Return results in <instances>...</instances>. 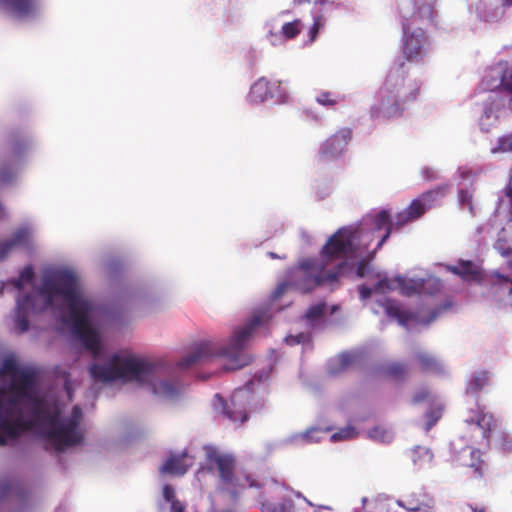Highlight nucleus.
<instances>
[{
	"label": "nucleus",
	"instance_id": "obj_50",
	"mask_svg": "<svg viewBox=\"0 0 512 512\" xmlns=\"http://www.w3.org/2000/svg\"><path fill=\"white\" fill-rule=\"evenodd\" d=\"M6 217V211L4 206L0 203V220L4 219Z\"/></svg>",
	"mask_w": 512,
	"mask_h": 512
},
{
	"label": "nucleus",
	"instance_id": "obj_46",
	"mask_svg": "<svg viewBox=\"0 0 512 512\" xmlns=\"http://www.w3.org/2000/svg\"><path fill=\"white\" fill-rule=\"evenodd\" d=\"M120 267L121 262L116 258L110 259L106 264V268L108 272L111 274L116 273L120 269Z\"/></svg>",
	"mask_w": 512,
	"mask_h": 512
},
{
	"label": "nucleus",
	"instance_id": "obj_45",
	"mask_svg": "<svg viewBox=\"0 0 512 512\" xmlns=\"http://www.w3.org/2000/svg\"><path fill=\"white\" fill-rule=\"evenodd\" d=\"M495 230H497V228H495L494 224L491 221H489L488 223L479 226L476 231H477V234H479V235H481V234L492 235Z\"/></svg>",
	"mask_w": 512,
	"mask_h": 512
},
{
	"label": "nucleus",
	"instance_id": "obj_43",
	"mask_svg": "<svg viewBox=\"0 0 512 512\" xmlns=\"http://www.w3.org/2000/svg\"><path fill=\"white\" fill-rule=\"evenodd\" d=\"M163 498L169 502L170 504L173 502V501H177V499L175 498V491H174V488L171 486V485H168L166 484L164 487H163Z\"/></svg>",
	"mask_w": 512,
	"mask_h": 512
},
{
	"label": "nucleus",
	"instance_id": "obj_14",
	"mask_svg": "<svg viewBox=\"0 0 512 512\" xmlns=\"http://www.w3.org/2000/svg\"><path fill=\"white\" fill-rule=\"evenodd\" d=\"M34 228L30 224L18 227L12 235L0 241V261L5 260L15 249L30 250L32 247Z\"/></svg>",
	"mask_w": 512,
	"mask_h": 512
},
{
	"label": "nucleus",
	"instance_id": "obj_47",
	"mask_svg": "<svg viewBox=\"0 0 512 512\" xmlns=\"http://www.w3.org/2000/svg\"><path fill=\"white\" fill-rule=\"evenodd\" d=\"M64 390L69 400L72 399L73 387L68 375H64Z\"/></svg>",
	"mask_w": 512,
	"mask_h": 512
},
{
	"label": "nucleus",
	"instance_id": "obj_29",
	"mask_svg": "<svg viewBox=\"0 0 512 512\" xmlns=\"http://www.w3.org/2000/svg\"><path fill=\"white\" fill-rule=\"evenodd\" d=\"M410 458L413 465L417 469H422L431 463L433 459V453L427 447L415 446L410 451Z\"/></svg>",
	"mask_w": 512,
	"mask_h": 512
},
{
	"label": "nucleus",
	"instance_id": "obj_27",
	"mask_svg": "<svg viewBox=\"0 0 512 512\" xmlns=\"http://www.w3.org/2000/svg\"><path fill=\"white\" fill-rule=\"evenodd\" d=\"M448 270L464 280H477L479 278V267L472 261L460 260L458 264L449 266Z\"/></svg>",
	"mask_w": 512,
	"mask_h": 512
},
{
	"label": "nucleus",
	"instance_id": "obj_33",
	"mask_svg": "<svg viewBox=\"0 0 512 512\" xmlns=\"http://www.w3.org/2000/svg\"><path fill=\"white\" fill-rule=\"evenodd\" d=\"M406 372L407 366L399 362H392L383 367V373L393 380H400L404 378Z\"/></svg>",
	"mask_w": 512,
	"mask_h": 512
},
{
	"label": "nucleus",
	"instance_id": "obj_13",
	"mask_svg": "<svg viewBox=\"0 0 512 512\" xmlns=\"http://www.w3.org/2000/svg\"><path fill=\"white\" fill-rule=\"evenodd\" d=\"M351 138V129H339L321 144L318 153L319 159L321 161H329L339 158L345 152Z\"/></svg>",
	"mask_w": 512,
	"mask_h": 512
},
{
	"label": "nucleus",
	"instance_id": "obj_6",
	"mask_svg": "<svg viewBox=\"0 0 512 512\" xmlns=\"http://www.w3.org/2000/svg\"><path fill=\"white\" fill-rule=\"evenodd\" d=\"M421 81L407 75L404 65L389 71L383 86L375 96L370 108L373 119H391L400 117L408 105L416 100Z\"/></svg>",
	"mask_w": 512,
	"mask_h": 512
},
{
	"label": "nucleus",
	"instance_id": "obj_22",
	"mask_svg": "<svg viewBox=\"0 0 512 512\" xmlns=\"http://www.w3.org/2000/svg\"><path fill=\"white\" fill-rule=\"evenodd\" d=\"M415 359L417 360L419 367L423 372L432 373L435 375H445L448 372L445 363L428 352H416Z\"/></svg>",
	"mask_w": 512,
	"mask_h": 512
},
{
	"label": "nucleus",
	"instance_id": "obj_7",
	"mask_svg": "<svg viewBox=\"0 0 512 512\" xmlns=\"http://www.w3.org/2000/svg\"><path fill=\"white\" fill-rule=\"evenodd\" d=\"M272 366L269 365L258 372L240 388L232 393L229 403L219 394L215 395L214 408L234 423H244L248 420L249 413L262 408L264 396L269 386V376Z\"/></svg>",
	"mask_w": 512,
	"mask_h": 512
},
{
	"label": "nucleus",
	"instance_id": "obj_28",
	"mask_svg": "<svg viewBox=\"0 0 512 512\" xmlns=\"http://www.w3.org/2000/svg\"><path fill=\"white\" fill-rule=\"evenodd\" d=\"M346 95L332 91H319L315 96V101L326 108H335L338 104L346 101Z\"/></svg>",
	"mask_w": 512,
	"mask_h": 512
},
{
	"label": "nucleus",
	"instance_id": "obj_52",
	"mask_svg": "<svg viewBox=\"0 0 512 512\" xmlns=\"http://www.w3.org/2000/svg\"><path fill=\"white\" fill-rule=\"evenodd\" d=\"M338 309H339V306H338V305H333V306H331V308H330V314L335 313Z\"/></svg>",
	"mask_w": 512,
	"mask_h": 512
},
{
	"label": "nucleus",
	"instance_id": "obj_15",
	"mask_svg": "<svg viewBox=\"0 0 512 512\" xmlns=\"http://www.w3.org/2000/svg\"><path fill=\"white\" fill-rule=\"evenodd\" d=\"M464 438H459L451 442V450L456 456V460L463 466L474 469L478 477H482L484 473V462L481 460V453L469 445H464Z\"/></svg>",
	"mask_w": 512,
	"mask_h": 512
},
{
	"label": "nucleus",
	"instance_id": "obj_39",
	"mask_svg": "<svg viewBox=\"0 0 512 512\" xmlns=\"http://www.w3.org/2000/svg\"><path fill=\"white\" fill-rule=\"evenodd\" d=\"M458 201L461 207H467L471 215H475L472 203V194L465 188H460L458 192Z\"/></svg>",
	"mask_w": 512,
	"mask_h": 512
},
{
	"label": "nucleus",
	"instance_id": "obj_30",
	"mask_svg": "<svg viewBox=\"0 0 512 512\" xmlns=\"http://www.w3.org/2000/svg\"><path fill=\"white\" fill-rule=\"evenodd\" d=\"M22 494L20 483L9 477L0 478V503L10 496Z\"/></svg>",
	"mask_w": 512,
	"mask_h": 512
},
{
	"label": "nucleus",
	"instance_id": "obj_54",
	"mask_svg": "<svg viewBox=\"0 0 512 512\" xmlns=\"http://www.w3.org/2000/svg\"><path fill=\"white\" fill-rule=\"evenodd\" d=\"M367 501H368L367 497H363L361 499L362 507H364L366 505Z\"/></svg>",
	"mask_w": 512,
	"mask_h": 512
},
{
	"label": "nucleus",
	"instance_id": "obj_4",
	"mask_svg": "<svg viewBox=\"0 0 512 512\" xmlns=\"http://www.w3.org/2000/svg\"><path fill=\"white\" fill-rule=\"evenodd\" d=\"M372 277L377 279L376 283L372 285L361 284L358 286L360 299L366 301L372 296L376 297L377 305L383 309L386 316L406 328L409 331L418 329L419 327H427L439 315L449 310L453 306L451 300H446L443 304L433 308L429 311L427 317L423 316L422 311H409L403 309L399 302L386 297V293L397 288L400 289L401 294L405 296H412L415 294L420 295H434L439 292L442 284L441 281L434 276H396L394 279H389L382 273H374Z\"/></svg>",
	"mask_w": 512,
	"mask_h": 512
},
{
	"label": "nucleus",
	"instance_id": "obj_35",
	"mask_svg": "<svg viewBox=\"0 0 512 512\" xmlns=\"http://www.w3.org/2000/svg\"><path fill=\"white\" fill-rule=\"evenodd\" d=\"M125 299L127 301H131L134 299L143 301V302H150L152 301V295L148 291L146 287L143 286H136L132 287L126 294Z\"/></svg>",
	"mask_w": 512,
	"mask_h": 512
},
{
	"label": "nucleus",
	"instance_id": "obj_51",
	"mask_svg": "<svg viewBox=\"0 0 512 512\" xmlns=\"http://www.w3.org/2000/svg\"><path fill=\"white\" fill-rule=\"evenodd\" d=\"M302 238L307 242V243H310V238L309 236L307 235L306 232H302Z\"/></svg>",
	"mask_w": 512,
	"mask_h": 512
},
{
	"label": "nucleus",
	"instance_id": "obj_34",
	"mask_svg": "<svg viewBox=\"0 0 512 512\" xmlns=\"http://www.w3.org/2000/svg\"><path fill=\"white\" fill-rule=\"evenodd\" d=\"M285 342L287 345L294 346L301 344L304 350L312 349V340L311 335L309 333H298L296 335H288L285 338Z\"/></svg>",
	"mask_w": 512,
	"mask_h": 512
},
{
	"label": "nucleus",
	"instance_id": "obj_41",
	"mask_svg": "<svg viewBox=\"0 0 512 512\" xmlns=\"http://www.w3.org/2000/svg\"><path fill=\"white\" fill-rule=\"evenodd\" d=\"M421 175H422L423 179H425L427 181H433V180L440 179L439 171L436 168L431 167V166L423 167L421 169Z\"/></svg>",
	"mask_w": 512,
	"mask_h": 512
},
{
	"label": "nucleus",
	"instance_id": "obj_37",
	"mask_svg": "<svg viewBox=\"0 0 512 512\" xmlns=\"http://www.w3.org/2000/svg\"><path fill=\"white\" fill-rule=\"evenodd\" d=\"M512 152V133L498 138L497 144L491 148L492 154Z\"/></svg>",
	"mask_w": 512,
	"mask_h": 512
},
{
	"label": "nucleus",
	"instance_id": "obj_57",
	"mask_svg": "<svg viewBox=\"0 0 512 512\" xmlns=\"http://www.w3.org/2000/svg\"><path fill=\"white\" fill-rule=\"evenodd\" d=\"M374 313H379V311L376 308H373Z\"/></svg>",
	"mask_w": 512,
	"mask_h": 512
},
{
	"label": "nucleus",
	"instance_id": "obj_11",
	"mask_svg": "<svg viewBox=\"0 0 512 512\" xmlns=\"http://www.w3.org/2000/svg\"><path fill=\"white\" fill-rule=\"evenodd\" d=\"M450 185L449 184H442L437 186L434 189H431L425 193H423L419 198L414 199L409 207L399 213L396 214L394 222H391V217H389L388 221V227L391 230L392 225H396L398 227H401L408 222L414 221L421 217L428 209L432 208L437 204V202L442 199ZM383 210H381L382 212ZM388 212L387 210H385ZM380 213V211H379ZM377 213H373L372 215H377ZM388 216H390L389 213H387Z\"/></svg>",
	"mask_w": 512,
	"mask_h": 512
},
{
	"label": "nucleus",
	"instance_id": "obj_32",
	"mask_svg": "<svg viewBox=\"0 0 512 512\" xmlns=\"http://www.w3.org/2000/svg\"><path fill=\"white\" fill-rule=\"evenodd\" d=\"M271 88L270 100H273L278 104L286 103L288 101L289 91L285 82L272 81Z\"/></svg>",
	"mask_w": 512,
	"mask_h": 512
},
{
	"label": "nucleus",
	"instance_id": "obj_21",
	"mask_svg": "<svg viewBox=\"0 0 512 512\" xmlns=\"http://www.w3.org/2000/svg\"><path fill=\"white\" fill-rule=\"evenodd\" d=\"M194 457L187 450L170 456L162 465L161 472L172 475H183L193 465Z\"/></svg>",
	"mask_w": 512,
	"mask_h": 512
},
{
	"label": "nucleus",
	"instance_id": "obj_26",
	"mask_svg": "<svg viewBox=\"0 0 512 512\" xmlns=\"http://www.w3.org/2000/svg\"><path fill=\"white\" fill-rule=\"evenodd\" d=\"M356 355L353 353L345 352L331 358L327 362V372L330 376H337L346 369H348L355 361Z\"/></svg>",
	"mask_w": 512,
	"mask_h": 512
},
{
	"label": "nucleus",
	"instance_id": "obj_17",
	"mask_svg": "<svg viewBox=\"0 0 512 512\" xmlns=\"http://www.w3.org/2000/svg\"><path fill=\"white\" fill-rule=\"evenodd\" d=\"M0 8L18 20L34 18L39 11L37 0H0Z\"/></svg>",
	"mask_w": 512,
	"mask_h": 512
},
{
	"label": "nucleus",
	"instance_id": "obj_48",
	"mask_svg": "<svg viewBox=\"0 0 512 512\" xmlns=\"http://www.w3.org/2000/svg\"><path fill=\"white\" fill-rule=\"evenodd\" d=\"M171 512H184V506L177 500L171 503Z\"/></svg>",
	"mask_w": 512,
	"mask_h": 512
},
{
	"label": "nucleus",
	"instance_id": "obj_44",
	"mask_svg": "<svg viewBox=\"0 0 512 512\" xmlns=\"http://www.w3.org/2000/svg\"><path fill=\"white\" fill-rule=\"evenodd\" d=\"M429 396H430L429 391L426 388H421L413 396L412 402L414 404H418V403L428 399Z\"/></svg>",
	"mask_w": 512,
	"mask_h": 512
},
{
	"label": "nucleus",
	"instance_id": "obj_1",
	"mask_svg": "<svg viewBox=\"0 0 512 512\" xmlns=\"http://www.w3.org/2000/svg\"><path fill=\"white\" fill-rule=\"evenodd\" d=\"M35 270L23 267L18 277L2 283L0 294L12 286L18 290L14 326L19 333L29 330L28 317L51 311L59 331H69L93 357L89 366L97 383H135L161 403H171L179 394L174 368L165 359L149 360L125 352L106 353L102 333L129 323L127 309L120 303L100 302L82 287L77 274L66 267L48 268L34 285Z\"/></svg>",
	"mask_w": 512,
	"mask_h": 512
},
{
	"label": "nucleus",
	"instance_id": "obj_12",
	"mask_svg": "<svg viewBox=\"0 0 512 512\" xmlns=\"http://www.w3.org/2000/svg\"><path fill=\"white\" fill-rule=\"evenodd\" d=\"M434 2L435 0H399V14L405 22H408L410 18H417L436 26L437 11Z\"/></svg>",
	"mask_w": 512,
	"mask_h": 512
},
{
	"label": "nucleus",
	"instance_id": "obj_38",
	"mask_svg": "<svg viewBox=\"0 0 512 512\" xmlns=\"http://www.w3.org/2000/svg\"><path fill=\"white\" fill-rule=\"evenodd\" d=\"M357 430L351 426L341 428L338 432L331 435L330 439L332 442L343 441L354 439L357 436Z\"/></svg>",
	"mask_w": 512,
	"mask_h": 512
},
{
	"label": "nucleus",
	"instance_id": "obj_16",
	"mask_svg": "<svg viewBox=\"0 0 512 512\" xmlns=\"http://www.w3.org/2000/svg\"><path fill=\"white\" fill-rule=\"evenodd\" d=\"M511 7L512 0H478L470 9L480 21L497 22L504 14L503 7Z\"/></svg>",
	"mask_w": 512,
	"mask_h": 512
},
{
	"label": "nucleus",
	"instance_id": "obj_3",
	"mask_svg": "<svg viewBox=\"0 0 512 512\" xmlns=\"http://www.w3.org/2000/svg\"><path fill=\"white\" fill-rule=\"evenodd\" d=\"M7 373L19 383L11 382L9 394L0 390L1 446L30 429L43 435L57 452L83 441V413L78 405L70 415L62 416V403L57 395L52 391L43 394L38 388L37 369L19 365L14 355L6 356L0 365V376Z\"/></svg>",
	"mask_w": 512,
	"mask_h": 512
},
{
	"label": "nucleus",
	"instance_id": "obj_56",
	"mask_svg": "<svg viewBox=\"0 0 512 512\" xmlns=\"http://www.w3.org/2000/svg\"><path fill=\"white\" fill-rule=\"evenodd\" d=\"M328 194H329V191H327L326 193L320 194V197H321V198H324V197H325L326 195H328Z\"/></svg>",
	"mask_w": 512,
	"mask_h": 512
},
{
	"label": "nucleus",
	"instance_id": "obj_10",
	"mask_svg": "<svg viewBox=\"0 0 512 512\" xmlns=\"http://www.w3.org/2000/svg\"><path fill=\"white\" fill-rule=\"evenodd\" d=\"M402 51L409 62H426L435 49L433 39L422 28H412L402 21Z\"/></svg>",
	"mask_w": 512,
	"mask_h": 512
},
{
	"label": "nucleus",
	"instance_id": "obj_20",
	"mask_svg": "<svg viewBox=\"0 0 512 512\" xmlns=\"http://www.w3.org/2000/svg\"><path fill=\"white\" fill-rule=\"evenodd\" d=\"M267 29V37L273 46L281 45L286 39H293L301 30V21L294 20L286 22L281 26L279 31H274V27L270 22L265 25Z\"/></svg>",
	"mask_w": 512,
	"mask_h": 512
},
{
	"label": "nucleus",
	"instance_id": "obj_5",
	"mask_svg": "<svg viewBox=\"0 0 512 512\" xmlns=\"http://www.w3.org/2000/svg\"><path fill=\"white\" fill-rule=\"evenodd\" d=\"M478 92H488L480 101L479 126L489 132L499 122V113L507 104L512 111V63L499 61L487 68L478 85Z\"/></svg>",
	"mask_w": 512,
	"mask_h": 512
},
{
	"label": "nucleus",
	"instance_id": "obj_8",
	"mask_svg": "<svg viewBox=\"0 0 512 512\" xmlns=\"http://www.w3.org/2000/svg\"><path fill=\"white\" fill-rule=\"evenodd\" d=\"M7 153L0 164V187L12 184L18 178L26 161V155L35 146L31 134L12 130L6 136Z\"/></svg>",
	"mask_w": 512,
	"mask_h": 512
},
{
	"label": "nucleus",
	"instance_id": "obj_49",
	"mask_svg": "<svg viewBox=\"0 0 512 512\" xmlns=\"http://www.w3.org/2000/svg\"><path fill=\"white\" fill-rule=\"evenodd\" d=\"M468 507L471 509L472 512H487L486 509L482 506L469 504Z\"/></svg>",
	"mask_w": 512,
	"mask_h": 512
},
{
	"label": "nucleus",
	"instance_id": "obj_55",
	"mask_svg": "<svg viewBox=\"0 0 512 512\" xmlns=\"http://www.w3.org/2000/svg\"><path fill=\"white\" fill-rule=\"evenodd\" d=\"M327 1H328V0H316V2H315V3H316V4H320V5H322V4L326 3Z\"/></svg>",
	"mask_w": 512,
	"mask_h": 512
},
{
	"label": "nucleus",
	"instance_id": "obj_23",
	"mask_svg": "<svg viewBox=\"0 0 512 512\" xmlns=\"http://www.w3.org/2000/svg\"><path fill=\"white\" fill-rule=\"evenodd\" d=\"M496 428H497V423L493 419L492 431L490 432L488 439H483L477 431H474L471 427H467V429L471 432L470 437H471L472 442L479 443V439H481V441H484L487 445H489L490 440L492 438H496V440L500 443V446L504 451H507V452L511 451L512 450V437L507 433L497 432Z\"/></svg>",
	"mask_w": 512,
	"mask_h": 512
},
{
	"label": "nucleus",
	"instance_id": "obj_42",
	"mask_svg": "<svg viewBox=\"0 0 512 512\" xmlns=\"http://www.w3.org/2000/svg\"><path fill=\"white\" fill-rule=\"evenodd\" d=\"M323 25H324V19L321 16H314V23L309 31L310 42H313L315 40L320 28Z\"/></svg>",
	"mask_w": 512,
	"mask_h": 512
},
{
	"label": "nucleus",
	"instance_id": "obj_19",
	"mask_svg": "<svg viewBox=\"0 0 512 512\" xmlns=\"http://www.w3.org/2000/svg\"><path fill=\"white\" fill-rule=\"evenodd\" d=\"M331 427L311 426L304 432L294 433L284 438L280 445L303 446L311 443H317L321 440V435L330 431Z\"/></svg>",
	"mask_w": 512,
	"mask_h": 512
},
{
	"label": "nucleus",
	"instance_id": "obj_25",
	"mask_svg": "<svg viewBox=\"0 0 512 512\" xmlns=\"http://www.w3.org/2000/svg\"><path fill=\"white\" fill-rule=\"evenodd\" d=\"M271 89V81H268L265 77L259 78L250 87L248 94L249 102L259 104L269 100Z\"/></svg>",
	"mask_w": 512,
	"mask_h": 512
},
{
	"label": "nucleus",
	"instance_id": "obj_9",
	"mask_svg": "<svg viewBox=\"0 0 512 512\" xmlns=\"http://www.w3.org/2000/svg\"><path fill=\"white\" fill-rule=\"evenodd\" d=\"M491 374L485 370L474 371L467 378L465 395L475 401L476 409H469L464 419L466 427L477 431L483 439H488L492 431L493 416L485 412V407L478 403V395L489 385Z\"/></svg>",
	"mask_w": 512,
	"mask_h": 512
},
{
	"label": "nucleus",
	"instance_id": "obj_2",
	"mask_svg": "<svg viewBox=\"0 0 512 512\" xmlns=\"http://www.w3.org/2000/svg\"><path fill=\"white\" fill-rule=\"evenodd\" d=\"M389 216L386 211L377 215H366L356 225L338 229L323 246L318 258H303L286 274L271 294L270 306L256 310L242 325L234 328L228 340L221 343L214 340L201 341L179 361L165 359L173 366L179 384L178 401L183 392L181 374L196 364L208 362L217 357L227 360L225 370H237L251 361L247 351L250 341L257 335H266L272 320V310H281L276 302L289 290L308 293L325 286L331 291L339 286V278L355 273L359 278H370L373 269L370 262L376 251L390 236Z\"/></svg>",
	"mask_w": 512,
	"mask_h": 512
},
{
	"label": "nucleus",
	"instance_id": "obj_53",
	"mask_svg": "<svg viewBox=\"0 0 512 512\" xmlns=\"http://www.w3.org/2000/svg\"><path fill=\"white\" fill-rule=\"evenodd\" d=\"M268 256L273 258V259H276V258H281L279 255H277L276 253L274 252H268Z\"/></svg>",
	"mask_w": 512,
	"mask_h": 512
},
{
	"label": "nucleus",
	"instance_id": "obj_40",
	"mask_svg": "<svg viewBox=\"0 0 512 512\" xmlns=\"http://www.w3.org/2000/svg\"><path fill=\"white\" fill-rule=\"evenodd\" d=\"M457 177H459L463 182L471 183L475 177V173L472 168L468 166H462L457 171Z\"/></svg>",
	"mask_w": 512,
	"mask_h": 512
},
{
	"label": "nucleus",
	"instance_id": "obj_36",
	"mask_svg": "<svg viewBox=\"0 0 512 512\" xmlns=\"http://www.w3.org/2000/svg\"><path fill=\"white\" fill-rule=\"evenodd\" d=\"M442 410V404H436L435 406H431L429 408L425 414V417L427 418V422L425 424L426 431H429L438 422L442 416Z\"/></svg>",
	"mask_w": 512,
	"mask_h": 512
},
{
	"label": "nucleus",
	"instance_id": "obj_18",
	"mask_svg": "<svg viewBox=\"0 0 512 512\" xmlns=\"http://www.w3.org/2000/svg\"><path fill=\"white\" fill-rule=\"evenodd\" d=\"M396 504L409 512H433L435 499L425 488H421L406 500H396Z\"/></svg>",
	"mask_w": 512,
	"mask_h": 512
},
{
	"label": "nucleus",
	"instance_id": "obj_24",
	"mask_svg": "<svg viewBox=\"0 0 512 512\" xmlns=\"http://www.w3.org/2000/svg\"><path fill=\"white\" fill-rule=\"evenodd\" d=\"M327 310L328 306L325 302L310 306L304 315L306 325L313 330L322 329L325 324Z\"/></svg>",
	"mask_w": 512,
	"mask_h": 512
},
{
	"label": "nucleus",
	"instance_id": "obj_31",
	"mask_svg": "<svg viewBox=\"0 0 512 512\" xmlns=\"http://www.w3.org/2000/svg\"><path fill=\"white\" fill-rule=\"evenodd\" d=\"M367 436L372 441L382 444H389L394 439V432L389 427L377 425L368 430Z\"/></svg>",
	"mask_w": 512,
	"mask_h": 512
}]
</instances>
